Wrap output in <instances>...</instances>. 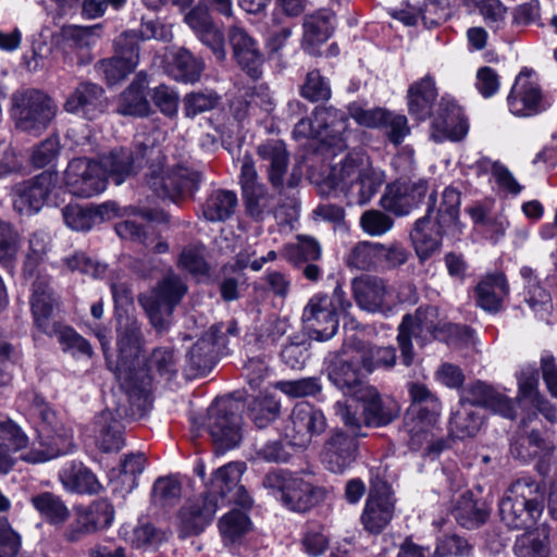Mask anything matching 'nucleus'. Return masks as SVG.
Wrapping results in <instances>:
<instances>
[{"label":"nucleus","instance_id":"3c124183","mask_svg":"<svg viewBox=\"0 0 557 557\" xmlns=\"http://www.w3.org/2000/svg\"><path fill=\"white\" fill-rule=\"evenodd\" d=\"M77 510L94 533L109 528L114 520V507L107 499L95 500L87 507H78Z\"/></svg>","mask_w":557,"mask_h":557},{"label":"nucleus","instance_id":"e2e57ef3","mask_svg":"<svg viewBox=\"0 0 557 557\" xmlns=\"http://www.w3.org/2000/svg\"><path fill=\"white\" fill-rule=\"evenodd\" d=\"M288 259L296 264L307 261H317L322 251L319 243L312 237L299 236L298 242L287 248Z\"/></svg>","mask_w":557,"mask_h":557},{"label":"nucleus","instance_id":"c756f323","mask_svg":"<svg viewBox=\"0 0 557 557\" xmlns=\"http://www.w3.org/2000/svg\"><path fill=\"white\" fill-rule=\"evenodd\" d=\"M447 228L450 227L440 226V221H432L429 214L416 222L410 238L421 262L440 251L442 233Z\"/></svg>","mask_w":557,"mask_h":557},{"label":"nucleus","instance_id":"680f3d73","mask_svg":"<svg viewBox=\"0 0 557 557\" xmlns=\"http://www.w3.org/2000/svg\"><path fill=\"white\" fill-rule=\"evenodd\" d=\"M219 102V97L213 91H196L184 97V113L187 117L212 110Z\"/></svg>","mask_w":557,"mask_h":557},{"label":"nucleus","instance_id":"6e6552de","mask_svg":"<svg viewBox=\"0 0 557 557\" xmlns=\"http://www.w3.org/2000/svg\"><path fill=\"white\" fill-rule=\"evenodd\" d=\"M177 372V358L170 348H157L147 361V369L120 371L122 387L129 395H145L149 392L154 376L170 381Z\"/></svg>","mask_w":557,"mask_h":557},{"label":"nucleus","instance_id":"c85d7f7f","mask_svg":"<svg viewBox=\"0 0 557 557\" xmlns=\"http://www.w3.org/2000/svg\"><path fill=\"white\" fill-rule=\"evenodd\" d=\"M347 116L334 108H317L314 123L318 129V139L329 146L342 149L345 147L347 132Z\"/></svg>","mask_w":557,"mask_h":557},{"label":"nucleus","instance_id":"ddd939ff","mask_svg":"<svg viewBox=\"0 0 557 557\" xmlns=\"http://www.w3.org/2000/svg\"><path fill=\"white\" fill-rule=\"evenodd\" d=\"M139 34L135 30L122 33L114 40V55L101 60L97 71L112 85L124 79L139 63Z\"/></svg>","mask_w":557,"mask_h":557},{"label":"nucleus","instance_id":"aec40b11","mask_svg":"<svg viewBox=\"0 0 557 557\" xmlns=\"http://www.w3.org/2000/svg\"><path fill=\"white\" fill-rule=\"evenodd\" d=\"M555 448V440L550 434L530 429L527 419H523L511 442L510 453L515 458L524 462L533 459L544 461L554 453Z\"/></svg>","mask_w":557,"mask_h":557},{"label":"nucleus","instance_id":"7c9ffc66","mask_svg":"<svg viewBox=\"0 0 557 557\" xmlns=\"http://www.w3.org/2000/svg\"><path fill=\"white\" fill-rule=\"evenodd\" d=\"M119 362L116 376L120 380V371L128 372L131 366L138 359L140 351V330L137 321L126 317L121 319L117 329Z\"/></svg>","mask_w":557,"mask_h":557},{"label":"nucleus","instance_id":"a19ab883","mask_svg":"<svg viewBox=\"0 0 557 557\" xmlns=\"http://www.w3.org/2000/svg\"><path fill=\"white\" fill-rule=\"evenodd\" d=\"M30 504L44 521L54 527H62L71 516V511L61 496L51 492L33 495Z\"/></svg>","mask_w":557,"mask_h":557},{"label":"nucleus","instance_id":"f8f14e48","mask_svg":"<svg viewBox=\"0 0 557 557\" xmlns=\"http://www.w3.org/2000/svg\"><path fill=\"white\" fill-rule=\"evenodd\" d=\"M441 412H419L416 407H409L404 418L403 432L407 436V443L412 450L425 448V454L438 455L445 447L446 441L442 437L435 438L437 422Z\"/></svg>","mask_w":557,"mask_h":557},{"label":"nucleus","instance_id":"09e8293b","mask_svg":"<svg viewBox=\"0 0 557 557\" xmlns=\"http://www.w3.org/2000/svg\"><path fill=\"white\" fill-rule=\"evenodd\" d=\"M47 334L57 337L64 352H70L74 357L84 356L89 358L92 355V348L87 339L70 326L52 324L50 333Z\"/></svg>","mask_w":557,"mask_h":557},{"label":"nucleus","instance_id":"bf43d9fd","mask_svg":"<svg viewBox=\"0 0 557 557\" xmlns=\"http://www.w3.org/2000/svg\"><path fill=\"white\" fill-rule=\"evenodd\" d=\"M379 249L381 244L371 242L358 243L347 257V264L361 270H367L379 262Z\"/></svg>","mask_w":557,"mask_h":557},{"label":"nucleus","instance_id":"6ab92c4d","mask_svg":"<svg viewBox=\"0 0 557 557\" xmlns=\"http://www.w3.org/2000/svg\"><path fill=\"white\" fill-rule=\"evenodd\" d=\"M428 182L425 180L395 182L387 185L381 198V206L395 215H407L425 197Z\"/></svg>","mask_w":557,"mask_h":557},{"label":"nucleus","instance_id":"49530a36","mask_svg":"<svg viewBox=\"0 0 557 557\" xmlns=\"http://www.w3.org/2000/svg\"><path fill=\"white\" fill-rule=\"evenodd\" d=\"M205 69L202 60L195 58L188 50H178L170 64V75L184 83L198 81Z\"/></svg>","mask_w":557,"mask_h":557},{"label":"nucleus","instance_id":"9b49d317","mask_svg":"<svg viewBox=\"0 0 557 557\" xmlns=\"http://www.w3.org/2000/svg\"><path fill=\"white\" fill-rule=\"evenodd\" d=\"M256 152L268 182L275 190L282 193L286 187L294 188L298 185L300 177L295 172L287 175L290 156L282 139H265L257 146Z\"/></svg>","mask_w":557,"mask_h":557},{"label":"nucleus","instance_id":"79ce46f5","mask_svg":"<svg viewBox=\"0 0 557 557\" xmlns=\"http://www.w3.org/2000/svg\"><path fill=\"white\" fill-rule=\"evenodd\" d=\"M508 295V285L504 274L485 276L476 286L478 306L487 312H497Z\"/></svg>","mask_w":557,"mask_h":557},{"label":"nucleus","instance_id":"39448f33","mask_svg":"<svg viewBox=\"0 0 557 557\" xmlns=\"http://www.w3.org/2000/svg\"><path fill=\"white\" fill-rule=\"evenodd\" d=\"M355 399L362 404L361 417L352 412L351 407L342 401H337L334 409L343 423L356 435L360 434L359 430L363 424L369 426L386 425L399 414L397 403L393 399L383 400L373 386L369 385L360 389V394Z\"/></svg>","mask_w":557,"mask_h":557},{"label":"nucleus","instance_id":"37998d69","mask_svg":"<svg viewBox=\"0 0 557 557\" xmlns=\"http://www.w3.org/2000/svg\"><path fill=\"white\" fill-rule=\"evenodd\" d=\"M54 298L46 278H37L33 285L30 307L35 323L44 333H50V317L53 310Z\"/></svg>","mask_w":557,"mask_h":557},{"label":"nucleus","instance_id":"473e14b6","mask_svg":"<svg viewBox=\"0 0 557 557\" xmlns=\"http://www.w3.org/2000/svg\"><path fill=\"white\" fill-rule=\"evenodd\" d=\"M394 512V502L387 492L371 491L367 499L361 521L364 528L372 532H381L391 521Z\"/></svg>","mask_w":557,"mask_h":557},{"label":"nucleus","instance_id":"c9c22d12","mask_svg":"<svg viewBox=\"0 0 557 557\" xmlns=\"http://www.w3.org/2000/svg\"><path fill=\"white\" fill-rule=\"evenodd\" d=\"M59 480L65 491L77 494H97L102 486L97 476L82 462L71 461L59 471Z\"/></svg>","mask_w":557,"mask_h":557},{"label":"nucleus","instance_id":"412c9836","mask_svg":"<svg viewBox=\"0 0 557 557\" xmlns=\"http://www.w3.org/2000/svg\"><path fill=\"white\" fill-rule=\"evenodd\" d=\"M510 112L530 116L544 109L540 86L532 71H521L507 98Z\"/></svg>","mask_w":557,"mask_h":557},{"label":"nucleus","instance_id":"4d7b16f0","mask_svg":"<svg viewBox=\"0 0 557 557\" xmlns=\"http://www.w3.org/2000/svg\"><path fill=\"white\" fill-rule=\"evenodd\" d=\"M547 542L548 535L545 530L542 533L523 534L516 542V555L517 557H549Z\"/></svg>","mask_w":557,"mask_h":557},{"label":"nucleus","instance_id":"393cba45","mask_svg":"<svg viewBox=\"0 0 557 557\" xmlns=\"http://www.w3.org/2000/svg\"><path fill=\"white\" fill-rule=\"evenodd\" d=\"M228 39L239 66L251 78L258 79L262 74L264 59L257 40L239 26L230 28Z\"/></svg>","mask_w":557,"mask_h":557},{"label":"nucleus","instance_id":"ea45409f","mask_svg":"<svg viewBox=\"0 0 557 557\" xmlns=\"http://www.w3.org/2000/svg\"><path fill=\"white\" fill-rule=\"evenodd\" d=\"M146 88V76L139 73L134 82L120 95L117 112L122 115H148L150 104L145 95Z\"/></svg>","mask_w":557,"mask_h":557},{"label":"nucleus","instance_id":"052dcab7","mask_svg":"<svg viewBox=\"0 0 557 557\" xmlns=\"http://www.w3.org/2000/svg\"><path fill=\"white\" fill-rule=\"evenodd\" d=\"M178 265L195 276L208 275L209 265L205 259L203 246H188L183 249Z\"/></svg>","mask_w":557,"mask_h":557},{"label":"nucleus","instance_id":"864d4df0","mask_svg":"<svg viewBox=\"0 0 557 557\" xmlns=\"http://www.w3.org/2000/svg\"><path fill=\"white\" fill-rule=\"evenodd\" d=\"M250 527L248 516L239 510H232L219 520V530L224 543H235L244 534H246Z\"/></svg>","mask_w":557,"mask_h":557},{"label":"nucleus","instance_id":"58836bf2","mask_svg":"<svg viewBox=\"0 0 557 557\" xmlns=\"http://www.w3.org/2000/svg\"><path fill=\"white\" fill-rule=\"evenodd\" d=\"M436 97L434 79L430 76L421 78L412 84L408 90L409 112L418 120H426L431 115Z\"/></svg>","mask_w":557,"mask_h":557},{"label":"nucleus","instance_id":"4468645a","mask_svg":"<svg viewBox=\"0 0 557 557\" xmlns=\"http://www.w3.org/2000/svg\"><path fill=\"white\" fill-rule=\"evenodd\" d=\"M327 426L322 410L309 403L297 404L284 426V435L294 446H306L312 436L322 434Z\"/></svg>","mask_w":557,"mask_h":557},{"label":"nucleus","instance_id":"e433bc0d","mask_svg":"<svg viewBox=\"0 0 557 557\" xmlns=\"http://www.w3.org/2000/svg\"><path fill=\"white\" fill-rule=\"evenodd\" d=\"M225 348L222 325H212L188 352L189 362L197 370L211 368L215 354Z\"/></svg>","mask_w":557,"mask_h":557},{"label":"nucleus","instance_id":"1a4fd4ad","mask_svg":"<svg viewBox=\"0 0 557 557\" xmlns=\"http://www.w3.org/2000/svg\"><path fill=\"white\" fill-rule=\"evenodd\" d=\"M446 322L440 317L436 307L419 308L414 317L405 315L399 325L398 344L401 350V359L405 366H410L413 360L411 338L414 337L422 344L436 337L438 331H444Z\"/></svg>","mask_w":557,"mask_h":557},{"label":"nucleus","instance_id":"69168bd1","mask_svg":"<svg viewBox=\"0 0 557 557\" xmlns=\"http://www.w3.org/2000/svg\"><path fill=\"white\" fill-rule=\"evenodd\" d=\"M409 395L411 398V405L409 407H416L419 409V412H441L442 405L438 398L425 385L421 383H410Z\"/></svg>","mask_w":557,"mask_h":557},{"label":"nucleus","instance_id":"8fccbe9b","mask_svg":"<svg viewBox=\"0 0 557 557\" xmlns=\"http://www.w3.org/2000/svg\"><path fill=\"white\" fill-rule=\"evenodd\" d=\"M145 469V456L143 454H131L125 456L121 463L119 474L112 479L115 490L122 493H131L137 486V478Z\"/></svg>","mask_w":557,"mask_h":557},{"label":"nucleus","instance_id":"6e6d98bb","mask_svg":"<svg viewBox=\"0 0 557 557\" xmlns=\"http://www.w3.org/2000/svg\"><path fill=\"white\" fill-rule=\"evenodd\" d=\"M249 418L256 426L264 428L280 413V403L271 395H262L249 404Z\"/></svg>","mask_w":557,"mask_h":557},{"label":"nucleus","instance_id":"f704fd0d","mask_svg":"<svg viewBox=\"0 0 557 557\" xmlns=\"http://www.w3.org/2000/svg\"><path fill=\"white\" fill-rule=\"evenodd\" d=\"M46 433L47 449L32 450L26 454L23 459L27 462L38 463L57 458L62 455H67L73 451V432L71 429L65 428L62 423L55 424Z\"/></svg>","mask_w":557,"mask_h":557},{"label":"nucleus","instance_id":"a211bd4d","mask_svg":"<svg viewBox=\"0 0 557 557\" xmlns=\"http://www.w3.org/2000/svg\"><path fill=\"white\" fill-rule=\"evenodd\" d=\"M219 503L205 493L203 496L188 500L178 511L177 532L181 539L198 535L212 522Z\"/></svg>","mask_w":557,"mask_h":557},{"label":"nucleus","instance_id":"13d9d810","mask_svg":"<svg viewBox=\"0 0 557 557\" xmlns=\"http://www.w3.org/2000/svg\"><path fill=\"white\" fill-rule=\"evenodd\" d=\"M460 191L454 187H446L442 194V201L437 212L440 226L455 227L459 218Z\"/></svg>","mask_w":557,"mask_h":557},{"label":"nucleus","instance_id":"f3484780","mask_svg":"<svg viewBox=\"0 0 557 557\" xmlns=\"http://www.w3.org/2000/svg\"><path fill=\"white\" fill-rule=\"evenodd\" d=\"M58 182V174L45 171L34 178L15 186L13 207L21 214H34L44 206Z\"/></svg>","mask_w":557,"mask_h":557},{"label":"nucleus","instance_id":"423d86ee","mask_svg":"<svg viewBox=\"0 0 557 557\" xmlns=\"http://www.w3.org/2000/svg\"><path fill=\"white\" fill-rule=\"evenodd\" d=\"M263 485L285 507L294 511H306L324 495L322 488L314 486L301 475L282 470L268 473Z\"/></svg>","mask_w":557,"mask_h":557},{"label":"nucleus","instance_id":"de8ad7c7","mask_svg":"<svg viewBox=\"0 0 557 557\" xmlns=\"http://www.w3.org/2000/svg\"><path fill=\"white\" fill-rule=\"evenodd\" d=\"M335 16L332 12L322 10L305 18V40L311 45L326 41L334 30Z\"/></svg>","mask_w":557,"mask_h":557},{"label":"nucleus","instance_id":"4be33fe9","mask_svg":"<svg viewBox=\"0 0 557 557\" xmlns=\"http://www.w3.org/2000/svg\"><path fill=\"white\" fill-rule=\"evenodd\" d=\"M207 426L218 453L233 449L242 441V418L231 410L210 408Z\"/></svg>","mask_w":557,"mask_h":557},{"label":"nucleus","instance_id":"0e129e2a","mask_svg":"<svg viewBox=\"0 0 557 557\" xmlns=\"http://www.w3.org/2000/svg\"><path fill=\"white\" fill-rule=\"evenodd\" d=\"M301 96L312 102L325 101L331 97L330 84L319 71H310L301 88Z\"/></svg>","mask_w":557,"mask_h":557},{"label":"nucleus","instance_id":"a18cd8bd","mask_svg":"<svg viewBox=\"0 0 557 557\" xmlns=\"http://www.w3.org/2000/svg\"><path fill=\"white\" fill-rule=\"evenodd\" d=\"M245 467L239 462H230L219 468L211 479L207 495L218 500V496L223 498L232 493L238 485Z\"/></svg>","mask_w":557,"mask_h":557},{"label":"nucleus","instance_id":"2eb2a0df","mask_svg":"<svg viewBox=\"0 0 557 557\" xmlns=\"http://www.w3.org/2000/svg\"><path fill=\"white\" fill-rule=\"evenodd\" d=\"M354 297L357 305L369 312H380L385 315L400 302L395 289L384 280L367 276L352 283Z\"/></svg>","mask_w":557,"mask_h":557},{"label":"nucleus","instance_id":"5701e85b","mask_svg":"<svg viewBox=\"0 0 557 557\" xmlns=\"http://www.w3.org/2000/svg\"><path fill=\"white\" fill-rule=\"evenodd\" d=\"M199 183V173L183 166L171 169L163 175H151L148 181L153 193L172 200L193 195Z\"/></svg>","mask_w":557,"mask_h":557},{"label":"nucleus","instance_id":"0eeeda50","mask_svg":"<svg viewBox=\"0 0 557 557\" xmlns=\"http://www.w3.org/2000/svg\"><path fill=\"white\" fill-rule=\"evenodd\" d=\"M186 292L184 282L176 274L170 273L150 293L140 296L139 301L156 330L161 332L168 327L173 309Z\"/></svg>","mask_w":557,"mask_h":557},{"label":"nucleus","instance_id":"9d476101","mask_svg":"<svg viewBox=\"0 0 557 557\" xmlns=\"http://www.w3.org/2000/svg\"><path fill=\"white\" fill-rule=\"evenodd\" d=\"M12 111L21 129L40 132L55 115V106L44 92L25 89L12 95Z\"/></svg>","mask_w":557,"mask_h":557},{"label":"nucleus","instance_id":"5fc2aeb1","mask_svg":"<svg viewBox=\"0 0 557 557\" xmlns=\"http://www.w3.org/2000/svg\"><path fill=\"white\" fill-rule=\"evenodd\" d=\"M454 515L458 522L465 528L472 529L482 524L488 517V511L479 506L469 495H462L458 502Z\"/></svg>","mask_w":557,"mask_h":557},{"label":"nucleus","instance_id":"cd10ccee","mask_svg":"<svg viewBox=\"0 0 557 557\" xmlns=\"http://www.w3.org/2000/svg\"><path fill=\"white\" fill-rule=\"evenodd\" d=\"M357 441L342 431L334 432L324 444L323 463L334 473L344 472L356 459Z\"/></svg>","mask_w":557,"mask_h":557},{"label":"nucleus","instance_id":"a878e982","mask_svg":"<svg viewBox=\"0 0 557 557\" xmlns=\"http://www.w3.org/2000/svg\"><path fill=\"white\" fill-rule=\"evenodd\" d=\"M107 108L104 90L101 86L83 82L70 94L64 102V110L88 120L99 116Z\"/></svg>","mask_w":557,"mask_h":557},{"label":"nucleus","instance_id":"603ef678","mask_svg":"<svg viewBox=\"0 0 557 557\" xmlns=\"http://www.w3.org/2000/svg\"><path fill=\"white\" fill-rule=\"evenodd\" d=\"M482 424L481 416L467 405L461 404L460 408L453 413L450 431L459 438L472 437L480 431Z\"/></svg>","mask_w":557,"mask_h":557},{"label":"nucleus","instance_id":"bb28decb","mask_svg":"<svg viewBox=\"0 0 557 557\" xmlns=\"http://www.w3.org/2000/svg\"><path fill=\"white\" fill-rule=\"evenodd\" d=\"M460 401L465 405L487 408L507 419H512L516 416L512 399L481 381L469 385L462 392Z\"/></svg>","mask_w":557,"mask_h":557},{"label":"nucleus","instance_id":"72a5a7b5","mask_svg":"<svg viewBox=\"0 0 557 557\" xmlns=\"http://www.w3.org/2000/svg\"><path fill=\"white\" fill-rule=\"evenodd\" d=\"M441 113L433 121L432 137L436 141L449 139L457 141L462 139L469 129L467 120L463 117L460 108L454 102H447L445 108L441 109Z\"/></svg>","mask_w":557,"mask_h":557},{"label":"nucleus","instance_id":"f03ea898","mask_svg":"<svg viewBox=\"0 0 557 557\" xmlns=\"http://www.w3.org/2000/svg\"><path fill=\"white\" fill-rule=\"evenodd\" d=\"M334 191H339L351 205L363 206L385 182L382 170L374 168L362 151H351L334 163L326 178Z\"/></svg>","mask_w":557,"mask_h":557},{"label":"nucleus","instance_id":"c03bdc74","mask_svg":"<svg viewBox=\"0 0 557 557\" xmlns=\"http://www.w3.org/2000/svg\"><path fill=\"white\" fill-rule=\"evenodd\" d=\"M238 206L237 195L233 190H213L202 206V215L209 222H224L230 219Z\"/></svg>","mask_w":557,"mask_h":557},{"label":"nucleus","instance_id":"dca6fc26","mask_svg":"<svg viewBox=\"0 0 557 557\" xmlns=\"http://www.w3.org/2000/svg\"><path fill=\"white\" fill-rule=\"evenodd\" d=\"M327 375L338 389L354 399L360 394V389L369 386L362 380L359 356L351 352L346 343L343 352L330 362Z\"/></svg>","mask_w":557,"mask_h":557},{"label":"nucleus","instance_id":"774afa93","mask_svg":"<svg viewBox=\"0 0 557 557\" xmlns=\"http://www.w3.org/2000/svg\"><path fill=\"white\" fill-rule=\"evenodd\" d=\"M62 213L65 224L74 231H88L96 224V215L90 211V208L67 205Z\"/></svg>","mask_w":557,"mask_h":557},{"label":"nucleus","instance_id":"20e7f679","mask_svg":"<svg viewBox=\"0 0 557 557\" xmlns=\"http://www.w3.org/2000/svg\"><path fill=\"white\" fill-rule=\"evenodd\" d=\"M350 306L341 285L334 288L332 295L314 294L305 306L301 317L311 338L318 342L331 339L338 330V313L346 312Z\"/></svg>","mask_w":557,"mask_h":557},{"label":"nucleus","instance_id":"7ed1b4c3","mask_svg":"<svg viewBox=\"0 0 557 557\" xmlns=\"http://www.w3.org/2000/svg\"><path fill=\"white\" fill-rule=\"evenodd\" d=\"M544 486L532 478L516 480L499 502L502 520L511 529L532 528L544 509Z\"/></svg>","mask_w":557,"mask_h":557},{"label":"nucleus","instance_id":"2f4dec72","mask_svg":"<svg viewBox=\"0 0 557 557\" xmlns=\"http://www.w3.org/2000/svg\"><path fill=\"white\" fill-rule=\"evenodd\" d=\"M346 347L359 356L361 368L367 373L380 368H392L396 362L394 348L371 346L357 334L347 335Z\"/></svg>","mask_w":557,"mask_h":557},{"label":"nucleus","instance_id":"b1692460","mask_svg":"<svg viewBox=\"0 0 557 557\" xmlns=\"http://www.w3.org/2000/svg\"><path fill=\"white\" fill-rule=\"evenodd\" d=\"M239 183L243 198L248 213L253 218H261L271 203L268 187L259 182L255 161L250 156L242 160Z\"/></svg>","mask_w":557,"mask_h":557},{"label":"nucleus","instance_id":"f257e3e1","mask_svg":"<svg viewBox=\"0 0 557 557\" xmlns=\"http://www.w3.org/2000/svg\"><path fill=\"white\" fill-rule=\"evenodd\" d=\"M153 153V148L144 143L138 144L135 154L125 148L112 150L99 161L76 158L73 159L64 171L63 184L70 194L90 198L103 193L107 188V180L111 177L116 185L135 173L140 160Z\"/></svg>","mask_w":557,"mask_h":557},{"label":"nucleus","instance_id":"4c0bfd02","mask_svg":"<svg viewBox=\"0 0 557 557\" xmlns=\"http://www.w3.org/2000/svg\"><path fill=\"white\" fill-rule=\"evenodd\" d=\"M94 433L96 446L103 453L120 450L124 445L121 425L111 411H103L96 418Z\"/></svg>","mask_w":557,"mask_h":557},{"label":"nucleus","instance_id":"338daca9","mask_svg":"<svg viewBox=\"0 0 557 557\" xmlns=\"http://www.w3.org/2000/svg\"><path fill=\"white\" fill-rule=\"evenodd\" d=\"M20 248L18 234L10 224L0 221V263L10 267Z\"/></svg>","mask_w":557,"mask_h":557}]
</instances>
